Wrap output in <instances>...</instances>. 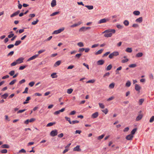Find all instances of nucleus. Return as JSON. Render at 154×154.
Returning <instances> with one entry per match:
<instances>
[{"label":"nucleus","mask_w":154,"mask_h":154,"mask_svg":"<svg viewBox=\"0 0 154 154\" xmlns=\"http://www.w3.org/2000/svg\"><path fill=\"white\" fill-rule=\"evenodd\" d=\"M116 26L117 28L119 29H122L123 27V26H122L120 24L117 25Z\"/></svg>","instance_id":"obj_60"},{"label":"nucleus","mask_w":154,"mask_h":154,"mask_svg":"<svg viewBox=\"0 0 154 154\" xmlns=\"http://www.w3.org/2000/svg\"><path fill=\"white\" fill-rule=\"evenodd\" d=\"M119 54V52L117 51H115L111 53L109 55V57L110 59H112L113 57L116 56Z\"/></svg>","instance_id":"obj_2"},{"label":"nucleus","mask_w":154,"mask_h":154,"mask_svg":"<svg viewBox=\"0 0 154 154\" xmlns=\"http://www.w3.org/2000/svg\"><path fill=\"white\" fill-rule=\"evenodd\" d=\"M51 5L52 7H54L56 5V0H52L51 3Z\"/></svg>","instance_id":"obj_15"},{"label":"nucleus","mask_w":154,"mask_h":154,"mask_svg":"<svg viewBox=\"0 0 154 154\" xmlns=\"http://www.w3.org/2000/svg\"><path fill=\"white\" fill-rule=\"evenodd\" d=\"M86 31V29H85V27L84 26H83L79 30V32H84Z\"/></svg>","instance_id":"obj_20"},{"label":"nucleus","mask_w":154,"mask_h":154,"mask_svg":"<svg viewBox=\"0 0 154 154\" xmlns=\"http://www.w3.org/2000/svg\"><path fill=\"white\" fill-rule=\"evenodd\" d=\"M26 152V150L23 149H21L19 151V153H20V152L25 153Z\"/></svg>","instance_id":"obj_61"},{"label":"nucleus","mask_w":154,"mask_h":154,"mask_svg":"<svg viewBox=\"0 0 154 154\" xmlns=\"http://www.w3.org/2000/svg\"><path fill=\"white\" fill-rule=\"evenodd\" d=\"M14 46V45L13 44H11L8 45L7 46V48L8 49H11L12 48H13Z\"/></svg>","instance_id":"obj_49"},{"label":"nucleus","mask_w":154,"mask_h":154,"mask_svg":"<svg viewBox=\"0 0 154 154\" xmlns=\"http://www.w3.org/2000/svg\"><path fill=\"white\" fill-rule=\"evenodd\" d=\"M143 21V18L142 17H140L136 19L135 20V21L139 23H141Z\"/></svg>","instance_id":"obj_14"},{"label":"nucleus","mask_w":154,"mask_h":154,"mask_svg":"<svg viewBox=\"0 0 154 154\" xmlns=\"http://www.w3.org/2000/svg\"><path fill=\"white\" fill-rule=\"evenodd\" d=\"M133 137L134 136L133 135L130 134L127 136L125 138L128 140H131Z\"/></svg>","instance_id":"obj_7"},{"label":"nucleus","mask_w":154,"mask_h":154,"mask_svg":"<svg viewBox=\"0 0 154 154\" xmlns=\"http://www.w3.org/2000/svg\"><path fill=\"white\" fill-rule=\"evenodd\" d=\"M14 52L13 51H11L10 53H9L7 55L8 56H11L12 55L14 54Z\"/></svg>","instance_id":"obj_51"},{"label":"nucleus","mask_w":154,"mask_h":154,"mask_svg":"<svg viewBox=\"0 0 154 154\" xmlns=\"http://www.w3.org/2000/svg\"><path fill=\"white\" fill-rule=\"evenodd\" d=\"M26 110V109H23V110H19V111H18L17 112V113L18 114V113H22V112H24Z\"/></svg>","instance_id":"obj_58"},{"label":"nucleus","mask_w":154,"mask_h":154,"mask_svg":"<svg viewBox=\"0 0 154 154\" xmlns=\"http://www.w3.org/2000/svg\"><path fill=\"white\" fill-rule=\"evenodd\" d=\"M82 54H78L75 55V57H77L78 59H79L81 56Z\"/></svg>","instance_id":"obj_44"},{"label":"nucleus","mask_w":154,"mask_h":154,"mask_svg":"<svg viewBox=\"0 0 154 154\" xmlns=\"http://www.w3.org/2000/svg\"><path fill=\"white\" fill-rule=\"evenodd\" d=\"M77 45L80 47H83L84 46V44L82 42H79L78 43Z\"/></svg>","instance_id":"obj_41"},{"label":"nucleus","mask_w":154,"mask_h":154,"mask_svg":"<svg viewBox=\"0 0 154 154\" xmlns=\"http://www.w3.org/2000/svg\"><path fill=\"white\" fill-rule=\"evenodd\" d=\"M143 115L142 114H139V115L136 118V120L138 121L140 120L142 118Z\"/></svg>","instance_id":"obj_16"},{"label":"nucleus","mask_w":154,"mask_h":154,"mask_svg":"<svg viewBox=\"0 0 154 154\" xmlns=\"http://www.w3.org/2000/svg\"><path fill=\"white\" fill-rule=\"evenodd\" d=\"M116 30L114 29H108L104 31L103 33H105L104 36L106 37H111L113 33H115Z\"/></svg>","instance_id":"obj_1"},{"label":"nucleus","mask_w":154,"mask_h":154,"mask_svg":"<svg viewBox=\"0 0 154 154\" xmlns=\"http://www.w3.org/2000/svg\"><path fill=\"white\" fill-rule=\"evenodd\" d=\"M57 73L54 72L51 75V76L52 78H56L57 77V75H56Z\"/></svg>","instance_id":"obj_19"},{"label":"nucleus","mask_w":154,"mask_h":154,"mask_svg":"<svg viewBox=\"0 0 154 154\" xmlns=\"http://www.w3.org/2000/svg\"><path fill=\"white\" fill-rule=\"evenodd\" d=\"M143 54L142 52H139L137 53L136 55V57H140L142 56Z\"/></svg>","instance_id":"obj_18"},{"label":"nucleus","mask_w":154,"mask_h":154,"mask_svg":"<svg viewBox=\"0 0 154 154\" xmlns=\"http://www.w3.org/2000/svg\"><path fill=\"white\" fill-rule=\"evenodd\" d=\"M21 42V41L20 40L17 41L15 42L14 45L15 46H18L19 45Z\"/></svg>","instance_id":"obj_28"},{"label":"nucleus","mask_w":154,"mask_h":154,"mask_svg":"<svg viewBox=\"0 0 154 154\" xmlns=\"http://www.w3.org/2000/svg\"><path fill=\"white\" fill-rule=\"evenodd\" d=\"M7 152V150L6 149H2L0 151V152L2 153H6Z\"/></svg>","instance_id":"obj_35"},{"label":"nucleus","mask_w":154,"mask_h":154,"mask_svg":"<svg viewBox=\"0 0 154 154\" xmlns=\"http://www.w3.org/2000/svg\"><path fill=\"white\" fill-rule=\"evenodd\" d=\"M99 115L98 113L97 112H96L95 113L91 115V118L95 119L97 118Z\"/></svg>","instance_id":"obj_10"},{"label":"nucleus","mask_w":154,"mask_h":154,"mask_svg":"<svg viewBox=\"0 0 154 154\" xmlns=\"http://www.w3.org/2000/svg\"><path fill=\"white\" fill-rule=\"evenodd\" d=\"M110 75V73L109 72H107L105 73L103 75V78H105L106 77H109Z\"/></svg>","instance_id":"obj_42"},{"label":"nucleus","mask_w":154,"mask_h":154,"mask_svg":"<svg viewBox=\"0 0 154 154\" xmlns=\"http://www.w3.org/2000/svg\"><path fill=\"white\" fill-rule=\"evenodd\" d=\"M56 124L55 122H50L48 123L47 125V127H50L52 126L53 125L55 124Z\"/></svg>","instance_id":"obj_23"},{"label":"nucleus","mask_w":154,"mask_h":154,"mask_svg":"<svg viewBox=\"0 0 154 154\" xmlns=\"http://www.w3.org/2000/svg\"><path fill=\"white\" fill-rule=\"evenodd\" d=\"M38 54H35V55L31 57H30V58H29V59H28L27 60V61H29L31 60H32L35 59V58H36V57H38Z\"/></svg>","instance_id":"obj_5"},{"label":"nucleus","mask_w":154,"mask_h":154,"mask_svg":"<svg viewBox=\"0 0 154 154\" xmlns=\"http://www.w3.org/2000/svg\"><path fill=\"white\" fill-rule=\"evenodd\" d=\"M74 65H71L70 66H69L68 67H67V69H72L74 67Z\"/></svg>","instance_id":"obj_62"},{"label":"nucleus","mask_w":154,"mask_h":154,"mask_svg":"<svg viewBox=\"0 0 154 154\" xmlns=\"http://www.w3.org/2000/svg\"><path fill=\"white\" fill-rule=\"evenodd\" d=\"M128 61V59H125L122 60L121 62L122 63H124L126 62H127Z\"/></svg>","instance_id":"obj_54"},{"label":"nucleus","mask_w":154,"mask_h":154,"mask_svg":"<svg viewBox=\"0 0 154 154\" xmlns=\"http://www.w3.org/2000/svg\"><path fill=\"white\" fill-rule=\"evenodd\" d=\"M24 58L22 57H20L16 60V62L17 63H20L23 62Z\"/></svg>","instance_id":"obj_9"},{"label":"nucleus","mask_w":154,"mask_h":154,"mask_svg":"<svg viewBox=\"0 0 154 154\" xmlns=\"http://www.w3.org/2000/svg\"><path fill=\"white\" fill-rule=\"evenodd\" d=\"M123 23L125 26H128L129 25V22L128 20H125L124 21Z\"/></svg>","instance_id":"obj_31"},{"label":"nucleus","mask_w":154,"mask_h":154,"mask_svg":"<svg viewBox=\"0 0 154 154\" xmlns=\"http://www.w3.org/2000/svg\"><path fill=\"white\" fill-rule=\"evenodd\" d=\"M73 90V89L71 88L68 89L67 91V93L69 94H70L72 92Z\"/></svg>","instance_id":"obj_46"},{"label":"nucleus","mask_w":154,"mask_h":154,"mask_svg":"<svg viewBox=\"0 0 154 154\" xmlns=\"http://www.w3.org/2000/svg\"><path fill=\"white\" fill-rule=\"evenodd\" d=\"M99 105L100 108L102 109H103L104 108V106L103 103H99Z\"/></svg>","instance_id":"obj_48"},{"label":"nucleus","mask_w":154,"mask_h":154,"mask_svg":"<svg viewBox=\"0 0 154 154\" xmlns=\"http://www.w3.org/2000/svg\"><path fill=\"white\" fill-rule=\"evenodd\" d=\"M154 121V116H152L150 119L149 122H152Z\"/></svg>","instance_id":"obj_55"},{"label":"nucleus","mask_w":154,"mask_h":154,"mask_svg":"<svg viewBox=\"0 0 154 154\" xmlns=\"http://www.w3.org/2000/svg\"><path fill=\"white\" fill-rule=\"evenodd\" d=\"M115 84L114 83H112L110 84L109 85V87L110 88H114Z\"/></svg>","instance_id":"obj_36"},{"label":"nucleus","mask_w":154,"mask_h":154,"mask_svg":"<svg viewBox=\"0 0 154 154\" xmlns=\"http://www.w3.org/2000/svg\"><path fill=\"white\" fill-rule=\"evenodd\" d=\"M131 84L130 81H128L125 84V86L127 87H129L130 86Z\"/></svg>","instance_id":"obj_29"},{"label":"nucleus","mask_w":154,"mask_h":154,"mask_svg":"<svg viewBox=\"0 0 154 154\" xmlns=\"http://www.w3.org/2000/svg\"><path fill=\"white\" fill-rule=\"evenodd\" d=\"M59 13V11L54 12L52 14H51L50 15V16H54L55 15L58 14Z\"/></svg>","instance_id":"obj_45"},{"label":"nucleus","mask_w":154,"mask_h":154,"mask_svg":"<svg viewBox=\"0 0 154 154\" xmlns=\"http://www.w3.org/2000/svg\"><path fill=\"white\" fill-rule=\"evenodd\" d=\"M20 10H18L16 12L13 13V14H11L10 16L11 17H13L15 16L18 15L20 12Z\"/></svg>","instance_id":"obj_8"},{"label":"nucleus","mask_w":154,"mask_h":154,"mask_svg":"<svg viewBox=\"0 0 154 154\" xmlns=\"http://www.w3.org/2000/svg\"><path fill=\"white\" fill-rule=\"evenodd\" d=\"M102 111L106 114L108 112V110L107 109H105L103 110Z\"/></svg>","instance_id":"obj_53"},{"label":"nucleus","mask_w":154,"mask_h":154,"mask_svg":"<svg viewBox=\"0 0 154 154\" xmlns=\"http://www.w3.org/2000/svg\"><path fill=\"white\" fill-rule=\"evenodd\" d=\"M57 131L56 130H52L50 133V135L52 137H54L57 134Z\"/></svg>","instance_id":"obj_3"},{"label":"nucleus","mask_w":154,"mask_h":154,"mask_svg":"<svg viewBox=\"0 0 154 154\" xmlns=\"http://www.w3.org/2000/svg\"><path fill=\"white\" fill-rule=\"evenodd\" d=\"M79 122V121L77 120H74L72 121V122L71 121V123H70V124H74L75 123H78Z\"/></svg>","instance_id":"obj_40"},{"label":"nucleus","mask_w":154,"mask_h":154,"mask_svg":"<svg viewBox=\"0 0 154 154\" xmlns=\"http://www.w3.org/2000/svg\"><path fill=\"white\" fill-rule=\"evenodd\" d=\"M8 93H5L4 94L2 95L1 97L2 98H3L5 99L8 97Z\"/></svg>","instance_id":"obj_24"},{"label":"nucleus","mask_w":154,"mask_h":154,"mask_svg":"<svg viewBox=\"0 0 154 154\" xmlns=\"http://www.w3.org/2000/svg\"><path fill=\"white\" fill-rule=\"evenodd\" d=\"M1 147L2 148H9L10 146L9 145L7 144H4L2 145Z\"/></svg>","instance_id":"obj_13"},{"label":"nucleus","mask_w":154,"mask_h":154,"mask_svg":"<svg viewBox=\"0 0 154 154\" xmlns=\"http://www.w3.org/2000/svg\"><path fill=\"white\" fill-rule=\"evenodd\" d=\"M137 129L136 128H134L131 132V134L133 135L135 134Z\"/></svg>","instance_id":"obj_22"},{"label":"nucleus","mask_w":154,"mask_h":154,"mask_svg":"<svg viewBox=\"0 0 154 154\" xmlns=\"http://www.w3.org/2000/svg\"><path fill=\"white\" fill-rule=\"evenodd\" d=\"M16 81L17 80L16 79H14L9 83V85H12L14 84L16 82Z\"/></svg>","instance_id":"obj_33"},{"label":"nucleus","mask_w":154,"mask_h":154,"mask_svg":"<svg viewBox=\"0 0 154 154\" xmlns=\"http://www.w3.org/2000/svg\"><path fill=\"white\" fill-rule=\"evenodd\" d=\"M109 20V19L103 18L100 20L98 23V24L105 23Z\"/></svg>","instance_id":"obj_4"},{"label":"nucleus","mask_w":154,"mask_h":154,"mask_svg":"<svg viewBox=\"0 0 154 154\" xmlns=\"http://www.w3.org/2000/svg\"><path fill=\"white\" fill-rule=\"evenodd\" d=\"M141 88V87L138 85L137 84L135 85V89L136 91L139 92Z\"/></svg>","instance_id":"obj_11"},{"label":"nucleus","mask_w":154,"mask_h":154,"mask_svg":"<svg viewBox=\"0 0 154 154\" xmlns=\"http://www.w3.org/2000/svg\"><path fill=\"white\" fill-rule=\"evenodd\" d=\"M65 118L67 121H68L69 122V124L71 123V121L70 118L68 117L67 116H66L65 117Z\"/></svg>","instance_id":"obj_38"},{"label":"nucleus","mask_w":154,"mask_h":154,"mask_svg":"<svg viewBox=\"0 0 154 154\" xmlns=\"http://www.w3.org/2000/svg\"><path fill=\"white\" fill-rule=\"evenodd\" d=\"M144 101V99H140L139 101H138V103L139 104V105H141L142 104V103H143V102Z\"/></svg>","instance_id":"obj_26"},{"label":"nucleus","mask_w":154,"mask_h":154,"mask_svg":"<svg viewBox=\"0 0 154 154\" xmlns=\"http://www.w3.org/2000/svg\"><path fill=\"white\" fill-rule=\"evenodd\" d=\"M28 88L27 87H26L25 88V91H23V94H25V93H27V92H28Z\"/></svg>","instance_id":"obj_63"},{"label":"nucleus","mask_w":154,"mask_h":154,"mask_svg":"<svg viewBox=\"0 0 154 154\" xmlns=\"http://www.w3.org/2000/svg\"><path fill=\"white\" fill-rule=\"evenodd\" d=\"M80 146L79 145L75 147L74 148L73 150L74 151H78L79 152L81 150V149L79 148Z\"/></svg>","instance_id":"obj_12"},{"label":"nucleus","mask_w":154,"mask_h":154,"mask_svg":"<svg viewBox=\"0 0 154 154\" xmlns=\"http://www.w3.org/2000/svg\"><path fill=\"white\" fill-rule=\"evenodd\" d=\"M39 21L37 19L35 21H34L32 23V25H35Z\"/></svg>","instance_id":"obj_34"},{"label":"nucleus","mask_w":154,"mask_h":154,"mask_svg":"<svg viewBox=\"0 0 154 154\" xmlns=\"http://www.w3.org/2000/svg\"><path fill=\"white\" fill-rule=\"evenodd\" d=\"M17 64V62L16 61L14 62L13 63H12L11 64V66H15Z\"/></svg>","instance_id":"obj_56"},{"label":"nucleus","mask_w":154,"mask_h":154,"mask_svg":"<svg viewBox=\"0 0 154 154\" xmlns=\"http://www.w3.org/2000/svg\"><path fill=\"white\" fill-rule=\"evenodd\" d=\"M27 66V65L21 66H20V67H19V70H23L24 68H25Z\"/></svg>","instance_id":"obj_47"},{"label":"nucleus","mask_w":154,"mask_h":154,"mask_svg":"<svg viewBox=\"0 0 154 154\" xmlns=\"http://www.w3.org/2000/svg\"><path fill=\"white\" fill-rule=\"evenodd\" d=\"M95 82V80L93 79V80H91L88 81L86 82V83H93Z\"/></svg>","instance_id":"obj_52"},{"label":"nucleus","mask_w":154,"mask_h":154,"mask_svg":"<svg viewBox=\"0 0 154 154\" xmlns=\"http://www.w3.org/2000/svg\"><path fill=\"white\" fill-rule=\"evenodd\" d=\"M110 53V51H108L106 52V53L104 54L102 56L103 57H104L105 56H107Z\"/></svg>","instance_id":"obj_57"},{"label":"nucleus","mask_w":154,"mask_h":154,"mask_svg":"<svg viewBox=\"0 0 154 154\" xmlns=\"http://www.w3.org/2000/svg\"><path fill=\"white\" fill-rule=\"evenodd\" d=\"M133 14L135 15L138 16L140 14V12L138 11H135L133 12Z\"/></svg>","instance_id":"obj_21"},{"label":"nucleus","mask_w":154,"mask_h":154,"mask_svg":"<svg viewBox=\"0 0 154 154\" xmlns=\"http://www.w3.org/2000/svg\"><path fill=\"white\" fill-rule=\"evenodd\" d=\"M61 63V62L60 61H58L55 63L54 64V66H59Z\"/></svg>","instance_id":"obj_30"},{"label":"nucleus","mask_w":154,"mask_h":154,"mask_svg":"<svg viewBox=\"0 0 154 154\" xmlns=\"http://www.w3.org/2000/svg\"><path fill=\"white\" fill-rule=\"evenodd\" d=\"M15 73V71L14 70H12L10 71L9 73V74L11 76H13V75H14Z\"/></svg>","instance_id":"obj_43"},{"label":"nucleus","mask_w":154,"mask_h":154,"mask_svg":"<svg viewBox=\"0 0 154 154\" xmlns=\"http://www.w3.org/2000/svg\"><path fill=\"white\" fill-rule=\"evenodd\" d=\"M136 66L137 65L135 64H131L129 65V67L130 68H134L136 67Z\"/></svg>","instance_id":"obj_39"},{"label":"nucleus","mask_w":154,"mask_h":154,"mask_svg":"<svg viewBox=\"0 0 154 154\" xmlns=\"http://www.w3.org/2000/svg\"><path fill=\"white\" fill-rule=\"evenodd\" d=\"M25 79H23L19 82V83L20 84H21L25 82Z\"/></svg>","instance_id":"obj_59"},{"label":"nucleus","mask_w":154,"mask_h":154,"mask_svg":"<svg viewBox=\"0 0 154 154\" xmlns=\"http://www.w3.org/2000/svg\"><path fill=\"white\" fill-rule=\"evenodd\" d=\"M45 50H39V51H38V55L44 52H45Z\"/></svg>","instance_id":"obj_64"},{"label":"nucleus","mask_w":154,"mask_h":154,"mask_svg":"<svg viewBox=\"0 0 154 154\" xmlns=\"http://www.w3.org/2000/svg\"><path fill=\"white\" fill-rule=\"evenodd\" d=\"M112 67V66L111 64H110L108 65L106 68V70H110Z\"/></svg>","instance_id":"obj_32"},{"label":"nucleus","mask_w":154,"mask_h":154,"mask_svg":"<svg viewBox=\"0 0 154 154\" xmlns=\"http://www.w3.org/2000/svg\"><path fill=\"white\" fill-rule=\"evenodd\" d=\"M104 134H102L100 136L98 137L97 139L98 140H100L102 139L104 137Z\"/></svg>","instance_id":"obj_37"},{"label":"nucleus","mask_w":154,"mask_h":154,"mask_svg":"<svg viewBox=\"0 0 154 154\" xmlns=\"http://www.w3.org/2000/svg\"><path fill=\"white\" fill-rule=\"evenodd\" d=\"M85 7H87L89 10H92L93 8V6L92 5H85Z\"/></svg>","instance_id":"obj_27"},{"label":"nucleus","mask_w":154,"mask_h":154,"mask_svg":"<svg viewBox=\"0 0 154 154\" xmlns=\"http://www.w3.org/2000/svg\"><path fill=\"white\" fill-rule=\"evenodd\" d=\"M34 84H35V82L33 81H32V82H30L29 84V85L30 87H32L34 85Z\"/></svg>","instance_id":"obj_50"},{"label":"nucleus","mask_w":154,"mask_h":154,"mask_svg":"<svg viewBox=\"0 0 154 154\" xmlns=\"http://www.w3.org/2000/svg\"><path fill=\"white\" fill-rule=\"evenodd\" d=\"M103 51V49H100V50H98V51H97L96 52H95V54L96 55H97L98 54H100L102 53Z\"/></svg>","instance_id":"obj_17"},{"label":"nucleus","mask_w":154,"mask_h":154,"mask_svg":"<svg viewBox=\"0 0 154 154\" xmlns=\"http://www.w3.org/2000/svg\"><path fill=\"white\" fill-rule=\"evenodd\" d=\"M126 51L129 53H131L132 52V49L131 48H128L126 49Z\"/></svg>","instance_id":"obj_25"},{"label":"nucleus","mask_w":154,"mask_h":154,"mask_svg":"<svg viewBox=\"0 0 154 154\" xmlns=\"http://www.w3.org/2000/svg\"><path fill=\"white\" fill-rule=\"evenodd\" d=\"M105 62L104 60H100L97 62V64L98 65H103Z\"/></svg>","instance_id":"obj_6"}]
</instances>
